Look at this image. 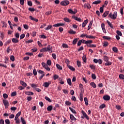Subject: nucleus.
<instances>
[{"instance_id": "nucleus-25", "label": "nucleus", "mask_w": 124, "mask_h": 124, "mask_svg": "<svg viewBox=\"0 0 124 124\" xmlns=\"http://www.w3.org/2000/svg\"><path fill=\"white\" fill-rule=\"evenodd\" d=\"M90 85L92 87H93V88H94V89H95V88H96V84H95V83L93 82H91Z\"/></svg>"}, {"instance_id": "nucleus-44", "label": "nucleus", "mask_w": 124, "mask_h": 124, "mask_svg": "<svg viewBox=\"0 0 124 124\" xmlns=\"http://www.w3.org/2000/svg\"><path fill=\"white\" fill-rule=\"evenodd\" d=\"M93 25V23L91 22L90 24H89V26L88 27V31H90L91 30V28H92V25Z\"/></svg>"}, {"instance_id": "nucleus-9", "label": "nucleus", "mask_w": 124, "mask_h": 124, "mask_svg": "<svg viewBox=\"0 0 124 124\" xmlns=\"http://www.w3.org/2000/svg\"><path fill=\"white\" fill-rule=\"evenodd\" d=\"M109 11H106L103 14L102 16L106 18V17H107V16L109 14Z\"/></svg>"}, {"instance_id": "nucleus-24", "label": "nucleus", "mask_w": 124, "mask_h": 124, "mask_svg": "<svg viewBox=\"0 0 124 124\" xmlns=\"http://www.w3.org/2000/svg\"><path fill=\"white\" fill-rule=\"evenodd\" d=\"M67 66L68 68L70 69V70H72V71H75V69L74 68V67H73V66L69 65H68Z\"/></svg>"}, {"instance_id": "nucleus-37", "label": "nucleus", "mask_w": 124, "mask_h": 124, "mask_svg": "<svg viewBox=\"0 0 124 124\" xmlns=\"http://www.w3.org/2000/svg\"><path fill=\"white\" fill-rule=\"evenodd\" d=\"M106 107V105L105 104H103L101 105L99 107L100 109H103V108H105Z\"/></svg>"}, {"instance_id": "nucleus-43", "label": "nucleus", "mask_w": 124, "mask_h": 124, "mask_svg": "<svg viewBox=\"0 0 124 124\" xmlns=\"http://www.w3.org/2000/svg\"><path fill=\"white\" fill-rule=\"evenodd\" d=\"M112 50L115 53H118V48H117L116 47H113L112 48Z\"/></svg>"}, {"instance_id": "nucleus-18", "label": "nucleus", "mask_w": 124, "mask_h": 124, "mask_svg": "<svg viewBox=\"0 0 124 124\" xmlns=\"http://www.w3.org/2000/svg\"><path fill=\"white\" fill-rule=\"evenodd\" d=\"M53 26H52V25H49L46 28H45V30H46V31H49V30H51Z\"/></svg>"}, {"instance_id": "nucleus-33", "label": "nucleus", "mask_w": 124, "mask_h": 124, "mask_svg": "<svg viewBox=\"0 0 124 124\" xmlns=\"http://www.w3.org/2000/svg\"><path fill=\"white\" fill-rule=\"evenodd\" d=\"M31 36H32L33 37H34V36H36V31H32L31 33Z\"/></svg>"}, {"instance_id": "nucleus-61", "label": "nucleus", "mask_w": 124, "mask_h": 124, "mask_svg": "<svg viewBox=\"0 0 124 124\" xmlns=\"http://www.w3.org/2000/svg\"><path fill=\"white\" fill-rule=\"evenodd\" d=\"M65 62L66 63H67V65H68V64H69V62H70L69 60H68V59H66L65 60Z\"/></svg>"}, {"instance_id": "nucleus-58", "label": "nucleus", "mask_w": 124, "mask_h": 124, "mask_svg": "<svg viewBox=\"0 0 124 124\" xmlns=\"http://www.w3.org/2000/svg\"><path fill=\"white\" fill-rule=\"evenodd\" d=\"M77 65L78 67H81V62L80 61H77Z\"/></svg>"}, {"instance_id": "nucleus-60", "label": "nucleus", "mask_w": 124, "mask_h": 124, "mask_svg": "<svg viewBox=\"0 0 124 124\" xmlns=\"http://www.w3.org/2000/svg\"><path fill=\"white\" fill-rule=\"evenodd\" d=\"M52 56L53 58L54 59V60H56L57 59V55H56V54L53 53L52 54Z\"/></svg>"}, {"instance_id": "nucleus-14", "label": "nucleus", "mask_w": 124, "mask_h": 124, "mask_svg": "<svg viewBox=\"0 0 124 124\" xmlns=\"http://www.w3.org/2000/svg\"><path fill=\"white\" fill-rule=\"evenodd\" d=\"M12 41L13 43H18V42H19V40L17 38H13Z\"/></svg>"}, {"instance_id": "nucleus-36", "label": "nucleus", "mask_w": 124, "mask_h": 124, "mask_svg": "<svg viewBox=\"0 0 124 124\" xmlns=\"http://www.w3.org/2000/svg\"><path fill=\"white\" fill-rule=\"evenodd\" d=\"M101 3V0L95 1L93 2V4H99V3Z\"/></svg>"}, {"instance_id": "nucleus-28", "label": "nucleus", "mask_w": 124, "mask_h": 124, "mask_svg": "<svg viewBox=\"0 0 124 124\" xmlns=\"http://www.w3.org/2000/svg\"><path fill=\"white\" fill-rule=\"evenodd\" d=\"M20 84L23 87H27V83H26V82H25L22 80L20 81Z\"/></svg>"}, {"instance_id": "nucleus-31", "label": "nucleus", "mask_w": 124, "mask_h": 124, "mask_svg": "<svg viewBox=\"0 0 124 124\" xmlns=\"http://www.w3.org/2000/svg\"><path fill=\"white\" fill-rule=\"evenodd\" d=\"M82 60L84 62H87V57H86V55H84L82 57Z\"/></svg>"}, {"instance_id": "nucleus-32", "label": "nucleus", "mask_w": 124, "mask_h": 124, "mask_svg": "<svg viewBox=\"0 0 124 124\" xmlns=\"http://www.w3.org/2000/svg\"><path fill=\"white\" fill-rule=\"evenodd\" d=\"M104 61L106 62L109 61V57H108V56H105L104 57Z\"/></svg>"}, {"instance_id": "nucleus-12", "label": "nucleus", "mask_w": 124, "mask_h": 124, "mask_svg": "<svg viewBox=\"0 0 124 124\" xmlns=\"http://www.w3.org/2000/svg\"><path fill=\"white\" fill-rule=\"evenodd\" d=\"M84 100L85 102V105H86V106H88V105H89V100H88V98L84 97Z\"/></svg>"}, {"instance_id": "nucleus-57", "label": "nucleus", "mask_w": 124, "mask_h": 124, "mask_svg": "<svg viewBox=\"0 0 124 124\" xmlns=\"http://www.w3.org/2000/svg\"><path fill=\"white\" fill-rule=\"evenodd\" d=\"M108 45H109V44H108V43L107 42H104L103 46L104 47H107V46H108Z\"/></svg>"}, {"instance_id": "nucleus-8", "label": "nucleus", "mask_w": 124, "mask_h": 124, "mask_svg": "<svg viewBox=\"0 0 124 124\" xmlns=\"http://www.w3.org/2000/svg\"><path fill=\"white\" fill-rule=\"evenodd\" d=\"M25 94H26L27 95H33L34 93H33V92H32L27 91L25 92Z\"/></svg>"}, {"instance_id": "nucleus-56", "label": "nucleus", "mask_w": 124, "mask_h": 124, "mask_svg": "<svg viewBox=\"0 0 124 124\" xmlns=\"http://www.w3.org/2000/svg\"><path fill=\"white\" fill-rule=\"evenodd\" d=\"M65 104H66V105H67L68 106H69L71 105V102H70L68 101H66L65 102Z\"/></svg>"}, {"instance_id": "nucleus-45", "label": "nucleus", "mask_w": 124, "mask_h": 124, "mask_svg": "<svg viewBox=\"0 0 124 124\" xmlns=\"http://www.w3.org/2000/svg\"><path fill=\"white\" fill-rule=\"evenodd\" d=\"M119 78L120 79H121V80H124V74L119 75Z\"/></svg>"}, {"instance_id": "nucleus-34", "label": "nucleus", "mask_w": 124, "mask_h": 124, "mask_svg": "<svg viewBox=\"0 0 124 124\" xmlns=\"http://www.w3.org/2000/svg\"><path fill=\"white\" fill-rule=\"evenodd\" d=\"M67 82L68 85H69V86H71V85H72V83L71 82V79L68 78L67 80Z\"/></svg>"}, {"instance_id": "nucleus-42", "label": "nucleus", "mask_w": 124, "mask_h": 124, "mask_svg": "<svg viewBox=\"0 0 124 124\" xmlns=\"http://www.w3.org/2000/svg\"><path fill=\"white\" fill-rule=\"evenodd\" d=\"M45 99L48 101V102H52V100L49 97L45 96Z\"/></svg>"}, {"instance_id": "nucleus-19", "label": "nucleus", "mask_w": 124, "mask_h": 124, "mask_svg": "<svg viewBox=\"0 0 124 124\" xmlns=\"http://www.w3.org/2000/svg\"><path fill=\"white\" fill-rule=\"evenodd\" d=\"M105 65H106V66H109L110 65H112V62H107L106 63H105Z\"/></svg>"}, {"instance_id": "nucleus-59", "label": "nucleus", "mask_w": 124, "mask_h": 124, "mask_svg": "<svg viewBox=\"0 0 124 124\" xmlns=\"http://www.w3.org/2000/svg\"><path fill=\"white\" fill-rule=\"evenodd\" d=\"M11 110L12 111H16V110H17V108H16L15 107H11Z\"/></svg>"}, {"instance_id": "nucleus-46", "label": "nucleus", "mask_w": 124, "mask_h": 124, "mask_svg": "<svg viewBox=\"0 0 124 124\" xmlns=\"http://www.w3.org/2000/svg\"><path fill=\"white\" fill-rule=\"evenodd\" d=\"M10 60L12 62H14L15 61V57L13 55L11 56Z\"/></svg>"}, {"instance_id": "nucleus-30", "label": "nucleus", "mask_w": 124, "mask_h": 124, "mask_svg": "<svg viewBox=\"0 0 124 124\" xmlns=\"http://www.w3.org/2000/svg\"><path fill=\"white\" fill-rule=\"evenodd\" d=\"M60 84H61V85H63L64 84V80L62 78H59Z\"/></svg>"}, {"instance_id": "nucleus-64", "label": "nucleus", "mask_w": 124, "mask_h": 124, "mask_svg": "<svg viewBox=\"0 0 124 124\" xmlns=\"http://www.w3.org/2000/svg\"><path fill=\"white\" fill-rule=\"evenodd\" d=\"M25 37V34H22L20 36V39H23Z\"/></svg>"}, {"instance_id": "nucleus-3", "label": "nucleus", "mask_w": 124, "mask_h": 124, "mask_svg": "<svg viewBox=\"0 0 124 124\" xmlns=\"http://www.w3.org/2000/svg\"><path fill=\"white\" fill-rule=\"evenodd\" d=\"M69 3H70L69 1H68L67 0H65L61 1L60 3V4L61 5H62V6H66V5H68V4H69Z\"/></svg>"}, {"instance_id": "nucleus-54", "label": "nucleus", "mask_w": 124, "mask_h": 124, "mask_svg": "<svg viewBox=\"0 0 124 124\" xmlns=\"http://www.w3.org/2000/svg\"><path fill=\"white\" fill-rule=\"evenodd\" d=\"M46 63L48 65H51L52 64V62L51 61V60H47Z\"/></svg>"}, {"instance_id": "nucleus-2", "label": "nucleus", "mask_w": 124, "mask_h": 124, "mask_svg": "<svg viewBox=\"0 0 124 124\" xmlns=\"http://www.w3.org/2000/svg\"><path fill=\"white\" fill-rule=\"evenodd\" d=\"M81 113L83 115V116H81V119H85V118L88 121H89V120H90V118H89V116H88L87 113H86V112H85V111H84V110H82Z\"/></svg>"}, {"instance_id": "nucleus-47", "label": "nucleus", "mask_w": 124, "mask_h": 124, "mask_svg": "<svg viewBox=\"0 0 124 124\" xmlns=\"http://www.w3.org/2000/svg\"><path fill=\"white\" fill-rule=\"evenodd\" d=\"M16 95H17V92H14L12 93L11 96H16Z\"/></svg>"}, {"instance_id": "nucleus-51", "label": "nucleus", "mask_w": 124, "mask_h": 124, "mask_svg": "<svg viewBox=\"0 0 124 124\" xmlns=\"http://www.w3.org/2000/svg\"><path fill=\"white\" fill-rule=\"evenodd\" d=\"M93 43V40H88L86 42V44L88 45V44H92Z\"/></svg>"}, {"instance_id": "nucleus-23", "label": "nucleus", "mask_w": 124, "mask_h": 124, "mask_svg": "<svg viewBox=\"0 0 124 124\" xmlns=\"http://www.w3.org/2000/svg\"><path fill=\"white\" fill-rule=\"evenodd\" d=\"M69 109L72 111V112H73V114H77V112H76L75 109H73L71 107H69Z\"/></svg>"}, {"instance_id": "nucleus-48", "label": "nucleus", "mask_w": 124, "mask_h": 124, "mask_svg": "<svg viewBox=\"0 0 124 124\" xmlns=\"http://www.w3.org/2000/svg\"><path fill=\"white\" fill-rule=\"evenodd\" d=\"M44 68L46 69V70H47V71H50V70H51V69L50 68V67H49V66H48V65L47 64Z\"/></svg>"}, {"instance_id": "nucleus-1", "label": "nucleus", "mask_w": 124, "mask_h": 124, "mask_svg": "<svg viewBox=\"0 0 124 124\" xmlns=\"http://www.w3.org/2000/svg\"><path fill=\"white\" fill-rule=\"evenodd\" d=\"M117 16H118V13H117L116 11H115L113 14L112 13H110L108 17L112 20H116V19H117Z\"/></svg>"}, {"instance_id": "nucleus-16", "label": "nucleus", "mask_w": 124, "mask_h": 124, "mask_svg": "<svg viewBox=\"0 0 124 124\" xmlns=\"http://www.w3.org/2000/svg\"><path fill=\"white\" fill-rule=\"evenodd\" d=\"M68 32L70 33V34H76V32L72 30L68 31Z\"/></svg>"}, {"instance_id": "nucleus-17", "label": "nucleus", "mask_w": 124, "mask_h": 124, "mask_svg": "<svg viewBox=\"0 0 124 124\" xmlns=\"http://www.w3.org/2000/svg\"><path fill=\"white\" fill-rule=\"evenodd\" d=\"M107 23L110 27V28H111V29H114V26H113V25H112V23H111V22H110L108 20H107Z\"/></svg>"}, {"instance_id": "nucleus-50", "label": "nucleus", "mask_w": 124, "mask_h": 124, "mask_svg": "<svg viewBox=\"0 0 124 124\" xmlns=\"http://www.w3.org/2000/svg\"><path fill=\"white\" fill-rule=\"evenodd\" d=\"M92 79H93L94 80H95V79H96V76L94 74H92Z\"/></svg>"}, {"instance_id": "nucleus-40", "label": "nucleus", "mask_w": 124, "mask_h": 124, "mask_svg": "<svg viewBox=\"0 0 124 124\" xmlns=\"http://www.w3.org/2000/svg\"><path fill=\"white\" fill-rule=\"evenodd\" d=\"M47 111H51V110H53V106H49L47 108Z\"/></svg>"}, {"instance_id": "nucleus-27", "label": "nucleus", "mask_w": 124, "mask_h": 124, "mask_svg": "<svg viewBox=\"0 0 124 124\" xmlns=\"http://www.w3.org/2000/svg\"><path fill=\"white\" fill-rule=\"evenodd\" d=\"M87 46H88V47H91V48H95V47H96V45H93V44H92V45L87 44Z\"/></svg>"}, {"instance_id": "nucleus-15", "label": "nucleus", "mask_w": 124, "mask_h": 124, "mask_svg": "<svg viewBox=\"0 0 124 124\" xmlns=\"http://www.w3.org/2000/svg\"><path fill=\"white\" fill-rule=\"evenodd\" d=\"M96 37L92 36V35H88L86 36V38H89V39H95Z\"/></svg>"}, {"instance_id": "nucleus-22", "label": "nucleus", "mask_w": 124, "mask_h": 124, "mask_svg": "<svg viewBox=\"0 0 124 124\" xmlns=\"http://www.w3.org/2000/svg\"><path fill=\"white\" fill-rule=\"evenodd\" d=\"M103 38L104 39H106V40H111V37L108 36H103Z\"/></svg>"}, {"instance_id": "nucleus-53", "label": "nucleus", "mask_w": 124, "mask_h": 124, "mask_svg": "<svg viewBox=\"0 0 124 124\" xmlns=\"http://www.w3.org/2000/svg\"><path fill=\"white\" fill-rule=\"evenodd\" d=\"M58 78H59V76L58 75L55 74L53 76L54 80H57V79H58Z\"/></svg>"}, {"instance_id": "nucleus-10", "label": "nucleus", "mask_w": 124, "mask_h": 124, "mask_svg": "<svg viewBox=\"0 0 124 124\" xmlns=\"http://www.w3.org/2000/svg\"><path fill=\"white\" fill-rule=\"evenodd\" d=\"M70 119L71 121H76L77 120L73 114H70Z\"/></svg>"}, {"instance_id": "nucleus-52", "label": "nucleus", "mask_w": 124, "mask_h": 124, "mask_svg": "<svg viewBox=\"0 0 124 124\" xmlns=\"http://www.w3.org/2000/svg\"><path fill=\"white\" fill-rule=\"evenodd\" d=\"M68 12H69V13H70V14H75L74 11H73V10L71 9L68 10Z\"/></svg>"}, {"instance_id": "nucleus-55", "label": "nucleus", "mask_w": 124, "mask_h": 124, "mask_svg": "<svg viewBox=\"0 0 124 124\" xmlns=\"http://www.w3.org/2000/svg\"><path fill=\"white\" fill-rule=\"evenodd\" d=\"M5 123L6 124H10V120H9V119H6L5 120Z\"/></svg>"}, {"instance_id": "nucleus-35", "label": "nucleus", "mask_w": 124, "mask_h": 124, "mask_svg": "<svg viewBox=\"0 0 124 124\" xmlns=\"http://www.w3.org/2000/svg\"><path fill=\"white\" fill-rule=\"evenodd\" d=\"M78 38H76L73 41V45H75L77 43V42L78 41Z\"/></svg>"}, {"instance_id": "nucleus-11", "label": "nucleus", "mask_w": 124, "mask_h": 124, "mask_svg": "<svg viewBox=\"0 0 124 124\" xmlns=\"http://www.w3.org/2000/svg\"><path fill=\"white\" fill-rule=\"evenodd\" d=\"M21 111H19L16 115V117L15 118V120H18L19 116H21Z\"/></svg>"}, {"instance_id": "nucleus-63", "label": "nucleus", "mask_w": 124, "mask_h": 124, "mask_svg": "<svg viewBox=\"0 0 124 124\" xmlns=\"http://www.w3.org/2000/svg\"><path fill=\"white\" fill-rule=\"evenodd\" d=\"M3 97H4L5 99H6L8 97V95H7L6 93H4L3 94Z\"/></svg>"}, {"instance_id": "nucleus-21", "label": "nucleus", "mask_w": 124, "mask_h": 124, "mask_svg": "<svg viewBox=\"0 0 124 124\" xmlns=\"http://www.w3.org/2000/svg\"><path fill=\"white\" fill-rule=\"evenodd\" d=\"M84 7L86 8H88V9H90L92 6H91V5L90 4H85L84 5Z\"/></svg>"}, {"instance_id": "nucleus-6", "label": "nucleus", "mask_w": 124, "mask_h": 124, "mask_svg": "<svg viewBox=\"0 0 124 124\" xmlns=\"http://www.w3.org/2000/svg\"><path fill=\"white\" fill-rule=\"evenodd\" d=\"M72 18L74 20H76V21H78V22H82V19H81L79 17H77V16H72Z\"/></svg>"}, {"instance_id": "nucleus-13", "label": "nucleus", "mask_w": 124, "mask_h": 124, "mask_svg": "<svg viewBox=\"0 0 124 124\" xmlns=\"http://www.w3.org/2000/svg\"><path fill=\"white\" fill-rule=\"evenodd\" d=\"M88 19H86L84 21V22L82 23V28H85L86 27V25L88 24Z\"/></svg>"}, {"instance_id": "nucleus-20", "label": "nucleus", "mask_w": 124, "mask_h": 124, "mask_svg": "<svg viewBox=\"0 0 124 124\" xmlns=\"http://www.w3.org/2000/svg\"><path fill=\"white\" fill-rule=\"evenodd\" d=\"M50 84H51V82H45L44 83V87L45 88H48V87H49V86H50Z\"/></svg>"}, {"instance_id": "nucleus-5", "label": "nucleus", "mask_w": 124, "mask_h": 124, "mask_svg": "<svg viewBox=\"0 0 124 124\" xmlns=\"http://www.w3.org/2000/svg\"><path fill=\"white\" fill-rule=\"evenodd\" d=\"M46 48L47 49V51L49 52V53L53 52V49H52V46L51 45H48Z\"/></svg>"}, {"instance_id": "nucleus-39", "label": "nucleus", "mask_w": 124, "mask_h": 124, "mask_svg": "<svg viewBox=\"0 0 124 124\" xmlns=\"http://www.w3.org/2000/svg\"><path fill=\"white\" fill-rule=\"evenodd\" d=\"M33 74L34 76H36V75H37V71H36V69H33Z\"/></svg>"}, {"instance_id": "nucleus-38", "label": "nucleus", "mask_w": 124, "mask_h": 124, "mask_svg": "<svg viewBox=\"0 0 124 124\" xmlns=\"http://www.w3.org/2000/svg\"><path fill=\"white\" fill-rule=\"evenodd\" d=\"M64 21L65 22H66L67 23H70V19H69V18H68L67 17H65L64 18Z\"/></svg>"}, {"instance_id": "nucleus-7", "label": "nucleus", "mask_w": 124, "mask_h": 124, "mask_svg": "<svg viewBox=\"0 0 124 124\" xmlns=\"http://www.w3.org/2000/svg\"><path fill=\"white\" fill-rule=\"evenodd\" d=\"M3 103L4 106H9V102L7 100L3 99Z\"/></svg>"}, {"instance_id": "nucleus-49", "label": "nucleus", "mask_w": 124, "mask_h": 124, "mask_svg": "<svg viewBox=\"0 0 124 124\" xmlns=\"http://www.w3.org/2000/svg\"><path fill=\"white\" fill-rule=\"evenodd\" d=\"M28 10H29V11H31V12H34V11H35V10L34 8H29L28 9Z\"/></svg>"}, {"instance_id": "nucleus-29", "label": "nucleus", "mask_w": 124, "mask_h": 124, "mask_svg": "<svg viewBox=\"0 0 124 124\" xmlns=\"http://www.w3.org/2000/svg\"><path fill=\"white\" fill-rule=\"evenodd\" d=\"M21 121L22 124H26L27 123L26 122V120L23 117H21Z\"/></svg>"}, {"instance_id": "nucleus-4", "label": "nucleus", "mask_w": 124, "mask_h": 124, "mask_svg": "<svg viewBox=\"0 0 124 124\" xmlns=\"http://www.w3.org/2000/svg\"><path fill=\"white\" fill-rule=\"evenodd\" d=\"M110 96L108 95H106L103 96V99L106 101H108L110 100Z\"/></svg>"}, {"instance_id": "nucleus-41", "label": "nucleus", "mask_w": 124, "mask_h": 124, "mask_svg": "<svg viewBox=\"0 0 124 124\" xmlns=\"http://www.w3.org/2000/svg\"><path fill=\"white\" fill-rule=\"evenodd\" d=\"M116 33L118 34V35H120V36H122L123 35V33H122V32L119 31H117Z\"/></svg>"}, {"instance_id": "nucleus-26", "label": "nucleus", "mask_w": 124, "mask_h": 124, "mask_svg": "<svg viewBox=\"0 0 124 124\" xmlns=\"http://www.w3.org/2000/svg\"><path fill=\"white\" fill-rule=\"evenodd\" d=\"M56 67L59 70H62V67L59 64H56Z\"/></svg>"}, {"instance_id": "nucleus-62", "label": "nucleus", "mask_w": 124, "mask_h": 124, "mask_svg": "<svg viewBox=\"0 0 124 124\" xmlns=\"http://www.w3.org/2000/svg\"><path fill=\"white\" fill-rule=\"evenodd\" d=\"M62 47L63 48H68V45H67V44H63Z\"/></svg>"}]
</instances>
